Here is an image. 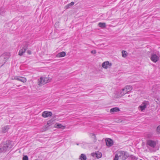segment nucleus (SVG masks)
I'll use <instances>...</instances> for the list:
<instances>
[{
	"label": "nucleus",
	"mask_w": 160,
	"mask_h": 160,
	"mask_svg": "<svg viewBox=\"0 0 160 160\" xmlns=\"http://www.w3.org/2000/svg\"><path fill=\"white\" fill-rule=\"evenodd\" d=\"M11 148V145L9 141L7 142L6 144H1L0 146V152L9 151Z\"/></svg>",
	"instance_id": "f257e3e1"
},
{
	"label": "nucleus",
	"mask_w": 160,
	"mask_h": 160,
	"mask_svg": "<svg viewBox=\"0 0 160 160\" xmlns=\"http://www.w3.org/2000/svg\"><path fill=\"white\" fill-rule=\"evenodd\" d=\"M51 81V79L48 78L42 77L40 78V80L38 82V84L39 85H42L46 83H48Z\"/></svg>",
	"instance_id": "f03ea898"
},
{
	"label": "nucleus",
	"mask_w": 160,
	"mask_h": 160,
	"mask_svg": "<svg viewBox=\"0 0 160 160\" xmlns=\"http://www.w3.org/2000/svg\"><path fill=\"white\" fill-rule=\"evenodd\" d=\"M117 153L119 156L120 158H122L123 160L126 159L128 157V153L127 152L124 151H119Z\"/></svg>",
	"instance_id": "7ed1b4c3"
},
{
	"label": "nucleus",
	"mask_w": 160,
	"mask_h": 160,
	"mask_svg": "<svg viewBox=\"0 0 160 160\" xmlns=\"http://www.w3.org/2000/svg\"><path fill=\"white\" fill-rule=\"evenodd\" d=\"M10 56V54L8 52H6L2 54L0 57V60L2 61H4L5 60L6 62V60L8 59Z\"/></svg>",
	"instance_id": "20e7f679"
},
{
	"label": "nucleus",
	"mask_w": 160,
	"mask_h": 160,
	"mask_svg": "<svg viewBox=\"0 0 160 160\" xmlns=\"http://www.w3.org/2000/svg\"><path fill=\"white\" fill-rule=\"evenodd\" d=\"M148 104V102L144 101L142 102V104L139 106L138 109L141 112H143L146 108Z\"/></svg>",
	"instance_id": "39448f33"
},
{
	"label": "nucleus",
	"mask_w": 160,
	"mask_h": 160,
	"mask_svg": "<svg viewBox=\"0 0 160 160\" xmlns=\"http://www.w3.org/2000/svg\"><path fill=\"white\" fill-rule=\"evenodd\" d=\"M147 144L152 148H155L156 145V143L155 141L150 139L147 140Z\"/></svg>",
	"instance_id": "423d86ee"
},
{
	"label": "nucleus",
	"mask_w": 160,
	"mask_h": 160,
	"mask_svg": "<svg viewBox=\"0 0 160 160\" xmlns=\"http://www.w3.org/2000/svg\"><path fill=\"white\" fill-rule=\"evenodd\" d=\"M28 45L26 44L25 45L22 47L19 51L18 55L20 56H22L25 52L26 50L28 48Z\"/></svg>",
	"instance_id": "0eeeda50"
},
{
	"label": "nucleus",
	"mask_w": 160,
	"mask_h": 160,
	"mask_svg": "<svg viewBox=\"0 0 160 160\" xmlns=\"http://www.w3.org/2000/svg\"><path fill=\"white\" fill-rule=\"evenodd\" d=\"M150 59L152 61L155 63L159 60V57L156 54H153L151 55Z\"/></svg>",
	"instance_id": "6e6552de"
},
{
	"label": "nucleus",
	"mask_w": 160,
	"mask_h": 160,
	"mask_svg": "<svg viewBox=\"0 0 160 160\" xmlns=\"http://www.w3.org/2000/svg\"><path fill=\"white\" fill-rule=\"evenodd\" d=\"M52 113L51 112L45 111L43 112L42 114V116L44 118L52 116Z\"/></svg>",
	"instance_id": "1a4fd4ad"
},
{
	"label": "nucleus",
	"mask_w": 160,
	"mask_h": 160,
	"mask_svg": "<svg viewBox=\"0 0 160 160\" xmlns=\"http://www.w3.org/2000/svg\"><path fill=\"white\" fill-rule=\"evenodd\" d=\"M111 66L112 64L109 63L108 61L104 62L102 64V67L105 69L110 67Z\"/></svg>",
	"instance_id": "9d476101"
},
{
	"label": "nucleus",
	"mask_w": 160,
	"mask_h": 160,
	"mask_svg": "<svg viewBox=\"0 0 160 160\" xmlns=\"http://www.w3.org/2000/svg\"><path fill=\"white\" fill-rule=\"evenodd\" d=\"M91 155L92 157H94L95 156L98 158H99L102 157V153L99 151H96L95 153L93 152L91 153Z\"/></svg>",
	"instance_id": "9b49d317"
},
{
	"label": "nucleus",
	"mask_w": 160,
	"mask_h": 160,
	"mask_svg": "<svg viewBox=\"0 0 160 160\" xmlns=\"http://www.w3.org/2000/svg\"><path fill=\"white\" fill-rule=\"evenodd\" d=\"M106 145L108 147H110L113 144V141L109 138L106 139Z\"/></svg>",
	"instance_id": "f8f14e48"
},
{
	"label": "nucleus",
	"mask_w": 160,
	"mask_h": 160,
	"mask_svg": "<svg viewBox=\"0 0 160 160\" xmlns=\"http://www.w3.org/2000/svg\"><path fill=\"white\" fill-rule=\"evenodd\" d=\"M55 128H60L62 129H65L66 128L65 126L62 125L60 123H56L54 126Z\"/></svg>",
	"instance_id": "ddd939ff"
},
{
	"label": "nucleus",
	"mask_w": 160,
	"mask_h": 160,
	"mask_svg": "<svg viewBox=\"0 0 160 160\" xmlns=\"http://www.w3.org/2000/svg\"><path fill=\"white\" fill-rule=\"evenodd\" d=\"M10 128V126L7 125L5 126L2 128L1 132L3 133L6 132L8 131Z\"/></svg>",
	"instance_id": "4468645a"
},
{
	"label": "nucleus",
	"mask_w": 160,
	"mask_h": 160,
	"mask_svg": "<svg viewBox=\"0 0 160 160\" xmlns=\"http://www.w3.org/2000/svg\"><path fill=\"white\" fill-rule=\"evenodd\" d=\"M127 93H128V92L126 90H124V88L122 89V90L120 91V92L119 94V96L120 97H122Z\"/></svg>",
	"instance_id": "2eb2a0df"
},
{
	"label": "nucleus",
	"mask_w": 160,
	"mask_h": 160,
	"mask_svg": "<svg viewBox=\"0 0 160 160\" xmlns=\"http://www.w3.org/2000/svg\"><path fill=\"white\" fill-rule=\"evenodd\" d=\"M66 55V53L64 52H62L57 54L56 57L58 58H60L64 57Z\"/></svg>",
	"instance_id": "dca6fc26"
},
{
	"label": "nucleus",
	"mask_w": 160,
	"mask_h": 160,
	"mask_svg": "<svg viewBox=\"0 0 160 160\" xmlns=\"http://www.w3.org/2000/svg\"><path fill=\"white\" fill-rule=\"evenodd\" d=\"M79 159L80 160H86L87 159V158L85 154H81L79 156Z\"/></svg>",
	"instance_id": "f3484780"
},
{
	"label": "nucleus",
	"mask_w": 160,
	"mask_h": 160,
	"mask_svg": "<svg viewBox=\"0 0 160 160\" xmlns=\"http://www.w3.org/2000/svg\"><path fill=\"white\" fill-rule=\"evenodd\" d=\"M132 89V87L130 86H127L124 88V90L128 92H130Z\"/></svg>",
	"instance_id": "a211bd4d"
},
{
	"label": "nucleus",
	"mask_w": 160,
	"mask_h": 160,
	"mask_svg": "<svg viewBox=\"0 0 160 160\" xmlns=\"http://www.w3.org/2000/svg\"><path fill=\"white\" fill-rule=\"evenodd\" d=\"M52 123L53 121L52 120H50L48 121L47 122V125L46 126V129L44 130H46L47 129V128H48L49 126H50L52 125Z\"/></svg>",
	"instance_id": "6ab92c4d"
},
{
	"label": "nucleus",
	"mask_w": 160,
	"mask_h": 160,
	"mask_svg": "<svg viewBox=\"0 0 160 160\" xmlns=\"http://www.w3.org/2000/svg\"><path fill=\"white\" fill-rule=\"evenodd\" d=\"M120 111L119 109L117 107H115L111 108L110 110V112H118Z\"/></svg>",
	"instance_id": "aec40b11"
},
{
	"label": "nucleus",
	"mask_w": 160,
	"mask_h": 160,
	"mask_svg": "<svg viewBox=\"0 0 160 160\" xmlns=\"http://www.w3.org/2000/svg\"><path fill=\"white\" fill-rule=\"evenodd\" d=\"M74 4V2H71L70 3L68 4L65 7L66 9H68L73 6Z\"/></svg>",
	"instance_id": "412c9836"
},
{
	"label": "nucleus",
	"mask_w": 160,
	"mask_h": 160,
	"mask_svg": "<svg viewBox=\"0 0 160 160\" xmlns=\"http://www.w3.org/2000/svg\"><path fill=\"white\" fill-rule=\"evenodd\" d=\"M98 25L100 28H102L106 27V23H105L99 22L98 23Z\"/></svg>",
	"instance_id": "4be33fe9"
},
{
	"label": "nucleus",
	"mask_w": 160,
	"mask_h": 160,
	"mask_svg": "<svg viewBox=\"0 0 160 160\" xmlns=\"http://www.w3.org/2000/svg\"><path fill=\"white\" fill-rule=\"evenodd\" d=\"M19 81L23 82H25L27 81V79L24 77H20Z\"/></svg>",
	"instance_id": "5701e85b"
},
{
	"label": "nucleus",
	"mask_w": 160,
	"mask_h": 160,
	"mask_svg": "<svg viewBox=\"0 0 160 160\" xmlns=\"http://www.w3.org/2000/svg\"><path fill=\"white\" fill-rule=\"evenodd\" d=\"M122 56L124 58H125L127 56V52L124 50H123L122 52Z\"/></svg>",
	"instance_id": "b1692460"
},
{
	"label": "nucleus",
	"mask_w": 160,
	"mask_h": 160,
	"mask_svg": "<svg viewBox=\"0 0 160 160\" xmlns=\"http://www.w3.org/2000/svg\"><path fill=\"white\" fill-rule=\"evenodd\" d=\"M152 136V134L150 133H148L146 135V137L148 138H151Z\"/></svg>",
	"instance_id": "393cba45"
},
{
	"label": "nucleus",
	"mask_w": 160,
	"mask_h": 160,
	"mask_svg": "<svg viewBox=\"0 0 160 160\" xmlns=\"http://www.w3.org/2000/svg\"><path fill=\"white\" fill-rule=\"evenodd\" d=\"M120 158L118 155V153L115 155L113 160H118L119 158Z\"/></svg>",
	"instance_id": "a878e982"
},
{
	"label": "nucleus",
	"mask_w": 160,
	"mask_h": 160,
	"mask_svg": "<svg viewBox=\"0 0 160 160\" xmlns=\"http://www.w3.org/2000/svg\"><path fill=\"white\" fill-rule=\"evenodd\" d=\"M155 101L158 104H160V98H158L156 99Z\"/></svg>",
	"instance_id": "bb28decb"
},
{
	"label": "nucleus",
	"mask_w": 160,
	"mask_h": 160,
	"mask_svg": "<svg viewBox=\"0 0 160 160\" xmlns=\"http://www.w3.org/2000/svg\"><path fill=\"white\" fill-rule=\"evenodd\" d=\"M5 62V60L4 61H2L1 60H0V67L3 66Z\"/></svg>",
	"instance_id": "cd10ccee"
},
{
	"label": "nucleus",
	"mask_w": 160,
	"mask_h": 160,
	"mask_svg": "<svg viewBox=\"0 0 160 160\" xmlns=\"http://www.w3.org/2000/svg\"><path fill=\"white\" fill-rule=\"evenodd\" d=\"M22 160H28V157L27 156H24L22 158Z\"/></svg>",
	"instance_id": "c85d7f7f"
},
{
	"label": "nucleus",
	"mask_w": 160,
	"mask_h": 160,
	"mask_svg": "<svg viewBox=\"0 0 160 160\" xmlns=\"http://www.w3.org/2000/svg\"><path fill=\"white\" fill-rule=\"evenodd\" d=\"M20 77H18V76H15L14 77V78L13 79H14V80H17L18 81H19Z\"/></svg>",
	"instance_id": "c756f323"
},
{
	"label": "nucleus",
	"mask_w": 160,
	"mask_h": 160,
	"mask_svg": "<svg viewBox=\"0 0 160 160\" xmlns=\"http://www.w3.org/2000/svg\"><path fill=\"white\" fill-rule=\"evenodd\" d=\"M157 131L160 133V126H159L157 128Z\"/></svg>",
	"instance_id": "7c9ffc66"
},
{
	"label": "nucleus",
	"mask_w": 160,
	"mask_h": 160,
	"mask_svg": "<svg viewBox=\"0 0 160 160\" xmlns=\"http://www.w3.org/2000/svg\"><path fill=\"white\" fill-rule=\"evenodd\" d=\"M91 136L92 137V138H94L95 140H96V137L94 134H91Z\"/></svg>",
	"instance_id": "2f4dec72"
},
{
	"label": "nucleus",
	"mask_w": 160,
	"mask_h": 160,
	"mask_svg": "<svg viewBox=\"0 0 160 160\" xmlns=\"http://www.w3.org/2000/svg\"><path fill=\"white\" fill-rule=\"evenodd\" d=\"M91 53L93 54H95L96 53V51L95 50H93L91 51Z\"/></svg>",
	"instance_id": "473e14b6"
},
{
	"label": "nucleus",
	"mask_w": 160,
	"mask_h": 160,
	"mask_svg": "<svg viewBox=\"0 0 160 160\" xmlns=\"http://www.w3.org/2000/svg\"><path fill=\"white\" fill-rule=\"evenodd\" d=\"M130 157H131V158H132V159H136V157H135L134 156L131 155L130 156Z\"/></svg>",
	"instance_id": "72a5a7b5"
},
{
	"label": "nucleus",
	"mask_w": 160,
	"mask_h": 160,
	"mask_svg": "<svg viewBox=\"0 0 160 160\" xmlns=\"http://www.w3.org/2000/svg\"><path fill=\"white\" fill-rule=\"evenodd\" d=\"M27 53L29 54H31V52L30 51L28 50L27 51Z\"/></svg>",
	"instance_id": "f704fd0d"
},
{
	"label": "nucleus",
	"mask_w": 160,
	"mask_h": 160,
	"mask_svg": "<svg viewBox=\"0 0 160 160\" xmlns=\"http://www.w3.org/2000/svg\"><path fill=\"white\" fill-rule=\"evenodd\" d=\"M144 0H142V1H143Z\"/></svg>",
	"instance_id": "c9c22d12"
}]
</instances>
